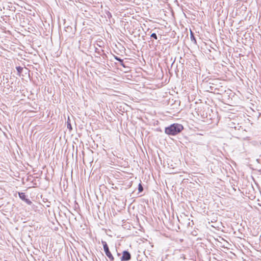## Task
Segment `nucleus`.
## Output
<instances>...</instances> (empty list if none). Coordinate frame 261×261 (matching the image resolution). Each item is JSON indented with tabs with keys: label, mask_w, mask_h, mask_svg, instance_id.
Wrapping results in <instances>:
<instances>
[{
	"label": "nucleus",
	"mask_w": 261,
	"mask_h": 261,
	"mask_svg": "<svg viewBox=\"0 0 261 261\" xmlns=\"http://www.w3.org/2000/svg\"><path fill=\"white\" fill-rule=\"evenodd\" d=\"M131 256L130 253L127 251H124L123 252V254L122 257H121V261H127L130 259Z\"/></svg>",
	"instance_id": "nucleus-3"
},
{
	"label": "nucleus",
	"mask_w": 261,
	"mask_h": 261,
	"mask_svg": "<svg viewBox=\"0 0 261 261\" xmlns=\"http://www.w3.org/2000/svg\"><path fill=\"white\" fill-rule=\"evenodd\" d=\"M69 120V118H68V121ZM67 128L69 129L70 130L72 129V127L71 124L69 122V121H67Z\"/></svg>",
	"instance_id": "nucleus-4"
},
{
	"label": "nucleus",
	"mask_w": 261,
	"mask_h": 261,
	"mask_svg": "<svg viewBox=\"0 0 261 261\" xmlns=\"http://www.w3.org/2000/svg\"><path fill=\"white\" fill-rule=\"evenodd\" d=\"M102 244L103 245V250H104V251H105L106 255L110 259V260L113 261V260H114L113 256L112 255L111 252L110 251L109 247H108L107 243L105 241H102Z\"/></svg>",
	"instance_id": "nucleus-2"
},
{
	"label": "nucleus",
	"mask_w": 261,
	"mask_h": 261,
	"mask_svg": "<svg viewBox=\"0 0 261 261\" xmlns=\"http://www.w3.org/2000/svg\"><path fill=\"white\" fill-rule=\"evenodd\" d=\"M138 190H139V192H142L143 190V188L140 184L139 185Z\"/></svg>",
	"instance_id": "nucleus-7"
},
{
	"label": "nucleus",
	"mask_w": 261,
	"mask_h": 261,
	"mask_svg": "<svg viewBox=\"0 0 261 261\" xmlns=\"http://www.w3.org/2000/svg\"><path fill=\"white\" fill-rule=\"evenodd\" d=\"M184 127L181 124L174 123L165 128V133L169 135H175L180 133Z\"/></svg>",
	"instance_id": "nucleus-1"
},
{
	"label": "nucleus",
	"mask_w": 261,
	"mask_h": 261,
	"mask_svg": "<svg viewBox=\"0 0 261 261\" xmlns=\"http://www.w3.org/2000/svg\"><path fill=\"white\" fill-rule=\"evenodd\" d=\"M16 68H17V71L19 72H21L22 71V67L19 66V67H17Z\"/></svg>",
	"instance_id": "nucleus-9"
},
{
	"label": "nucleus",
	"mask_w": 261,
	"mask_h": 261,
	"mask_svg": "<svg viewBox=\"0 0 261 261\" xmlns=\"http://www.w3.org/2000/svg\"><path fill=\"white\" fill-rule=\"evenodd\" d=\"M151 37L155 39H158V37H157V35H156L155 33H152L151 35Z\"/></svg>",
	"instance_id": "nucleus-5"
},
{
	"label": "nucleus",
	"mask_w": 261,
	"mask_h": 261,
	"mask_svg": "<svg viewBox=\"0 0 261 261\" xmlns=\"http://www.w3.org/2000/svg\"><path fill=\"white\" fill-rule=\"evenodd\" d=\"M191 40H194L195 42H196V40L194 37V35H193V34L192 33V32H191Z\"/></svg>",
	"instance_id": "nucleus-8"
},
{
	"label": "nucleus",
	"mask_w": 261,
	"mask_h": 261,
	"mask_svg": "<svg viewBox=\"0 0 261 261\" xmlns=\"http://www.w3.org/2000/svg\"><path fill=\"white\" fill-rule=\"evenodd\" d=\"M19 197H20V198H21V199L24 198L25 195L24 193H19Z\"/></svg>",
	"instance_id": "nucleus-6"
}]
</instances>
